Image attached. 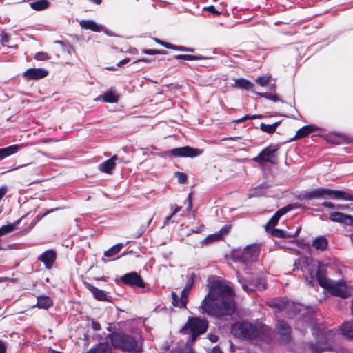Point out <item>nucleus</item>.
<instances>
[{"mask_svg": "<svg viewBox=\"0 0 353 353\" xmlns=\"http://www.w3.org/2000/svg\"><path fill=\"white\" fill-rule=\"evenodd\" d=\"M232 288L219 279L209 283V291L199 307L201 314L222 318L234 314L236 306Z\"/></svg>", "mask_w": 353, "mask_h": 353, "instance_id": "nucleus-1", "label": "nucleus"}, {"mask_svg": "<svg viewBox=\"0 0 353 353\" xmlns=\"http://www.w3.org/2000/svg\"><path fill=\"white\" fill-rule=\"evenodd\" d=\"M180 353H195L192 349H188L181 352Z\"/></svg>", "mask_w": 353, "mask_h": 353, "instance_id": "nucleus-64", "label": "nucleus"}, {"mask_svg": "<svg viewBox=\"0 0 353 353\" xmlns=\"http://www.w3.org/2000/svg\"><path fill=\"white\" fill-rule=\"evenodd\" d=\"M212 353H223L219 347H215L212 350Z\"/></svg>", "mask_w": 353, "mask_h": 353, "instance_id": "nucleus-63", "label": "nucleus"}, {"mask_svg": "<svg viewBox=\"0 0 353 353\" xmlns=\"http://www.w3.org/2000/svg\"><path fill=\"white\" fill-rule=\"evenodd\" d=\"M172 304L176 307L179 308H186L188 301L185 299L183 296H179L178 294L175 292H172Z\"/></svg>", "mask_w": 353, "mask_h": 353, "instance_id": "nucleus-30", "label": "nucleus"}, {"mask_svg": "<svg viewBox=\"0 0 353 353\" xmlns=\"http://www.w3.org/2000/svg\"><path fill=\"white\" fill-rule=\"evenodd\" d=\"M107 339L110 341L111 345L114 349L134 353L142 352V345L134 336L123 332H113L108 334Z\"/></svg>", "mask_w": 353, "mask_h": 353, "instance_id": "nucleus-2", "label": "nucleus"}, {"mask_svg": "<svg viewBox=\"0 0 353 353\" xmlns=\"http://www.w3.org/2000/svg\"><path fill=\"white\" fill-rule=\"evenodd\" d=\"M48 75V72L43 68H29L23 73V77L28 80H39Z\"/></svg>", "mask_w": 353, "mask_h": 353, "instance_id": "nucleus-16", "label": "nucleus"}, {"mask_svg": "<svg viewBox=\"0 0 353 353\" xmlns=\"http://www.w3.org/2000/svg\"><path fill=\"white\" fill-rule=\"evenodd\" d=\"M203 10H207L209 12H210V13H212V14H214L216 16H219L221 14V12L218 11L216 9L215 6H213V5H211V6H206V7L203 8Z\"/></svg>", "mask_w": 353, "mask_h": 353, "instance_id": "nucleus-48", "label": "nucleus"}, {"mask_svg": "<svg viewBox=\"0 0 353 353\" xmlns=\"http://www.w3.org/2000/svg\"><path fill=\"white\" fill-rule=\"evenodd\" d=\"M316 280L319 285L325 288L331 281L327 278V265L321 263H319L318 268L316 274Z\"/></svg>", "mask_w": 353, "mask_h": 353, "instance_id": "nucleus-15", "label": "nucleus"}, {"mask_svg": "<svg viewBox=\"0 0 353 353\" xmlns=\"http://www.w3.org/2000/svg\"><path fill=\"white\" fill-rule=\"evenodd\" d=\"M83 284L97 301L112 302V298L110 296L107 295L105 291L97 288L88 282H84Z\"/></svg>", "mask_w": 353, "mask_h": 353, "instance_id": "nucleus-14", "label": "nucleus"}, {"mask_svg": "<svg viewBox=\"0 0 353 353\" xmlns=\"http://www.w3.org/2000/svg\"><path fill=\"white\" fill-rule=\"evenodd\" d=\"M242 287L247 292L254 290H264L267 288V282L262 277L252 278L248 281V284H243Z\"/></svg>", "mask_w": 353, "mask_h": 353, "instance_id": "nucleus-13", "label": "nucleus"}, {"mask_svg": "<svg viewBox=\"0 0 353 353\" xmlns=\"http://www.w3.org/2000/svg\"><path fill=\"white\" fill-rule=\"evenodd\" d=\"M312 353H321L324 351L330 350L331 347L327 343L316 342L310 345Z\"/></svg>", "mask_w": 353, "mask_h": 353, "instance_id": "nucleus-31", "label": "nucleus"}, {"mask_svg": "<svg viewBox=\"0 0 353 353\" xmlns=\"http://www.w3.org/2000/svg\"><path fill=\"white\" fill-rule=\"evenodd\" d=\"M208 321L205 319L190 316L186 323L179 330L181 334H190L187 343H194L198 336L205 333L208 328Z\"/></svg>", "mask_w": 353, "mask_h": 353, "instance_id": "nucleus-4", "label": "nucleus"}, {"mask_svg": "<svg viewBox=\"0 0 353 353\" xmlns=\"http://www.w3.org/2000/svg\"><path fill=\"white\" fill-rule=\"evenodd\" d=\"M270 79H271V75L266 74L265 75L258 77L255 79V81L257 84H259L261 86H265L270 81Z\"/></svg>", "mask_w": 353, "mask_h": 353, "instance_id": "nucleus-39", "label": "nucleus"}, {"mask_svg": "<svg viewBox=\"0 0 353 353\" xmlns=\"http://www.w3.org/2000/svg\"><path fill=\"white\" fill-rule=\"evenodd\" d=\"M120 281L123 284L131 287L144 288L146 285V283L143 281L141 275L136 272L125 274L120 277Z\"/></svg>", "mask_w": 353, "mask_h": 353, "instance_id": "nucleus-8", "label": "nucleus"}, {"mask_svg": "<svg viewBox=\"0 0 353 353\" xmlns=\"http://www.w3.org/2000/svg\"><path fill=\"white\" fill-rule=\"evenodd\" d=\"M150 61H151V60L150 59L143 57V58H140V59H137L134 63H137V62L150 63Z\"/></svg>", "mask_w": 353, "mask_h": 353, "instance_id": "nucleus-61", "label": "nucleus"}, {"mask_svg": "<svg viewBox=\"0 0 353 353\" xmlns=\"http://www.w3.org/2000/svg\"><path fill=\"white\" fill-rule=\"evenodd\" d=\"M276 334L279 336L281 344H287L291 339V327L284 320H279L275 327Z\"/></svg>", "mask_w": 353, "mask_h": 353, "instance_id": "nucleus-9", "label": "nucleus"}, {"mask_svg": "<svg viewBox=\"0 0 353 353\" xmlns=\"http://www.w3.org/2000/svg\"><path fill=\"white\" fill-rule=\"evenodd\" d=\"M330 219L333 222L344 223L353 226V216L345 214L339 212H332L330 215Z\"/></svg>", "mask_w": 353, "mask_h": 353, "instance_id": "nucleus-18", "label": "nucleus"}, {"mask_svg": "<svg viewBox=\"0 0 353 353\" xmlns=\"http://www.w3.org/2000/svg\"><path fill=\"white\" fill-rule=\"evenodd\" d=\"M130 59L129 58H125V59H122L121 61H120L117 64V65L118 67H122L125 64H127L128 63L130 62Z\"/></svg>", "mask_w": 353, "mask_h": 353, "instance_id": "nucleus-56", "label": "nucleus"}, {"mask_svg": "<svg viewBox=\"0 0 353 353\" xmlns=\"http://www.w3.org/2000/svg\"><path fill=\"white\" fill-rule=\"evenodd\" d=\"M231 229V225H225L221 228L218 234H221V238L223 236L227 234Z\"/></svg>", "mask_w": 353, "mask_h": 353, "instance_id": "nucleus-52", "label": "nucleus"}, {"mask_svg": "<svg viewBox=\"0 0 353 353\" xmlns=\"http://www.w3.org/2000/svg\"><path fill=\"white\" fill-rule=\"evenodd\" d=\"M15 279H11L9 277H0V283L6 282V281H12L14 282Z\"/></svg>", "mask_w": 353, "mask_h": 353, "instance_id": "nucleus-59", "label": "nucleus"}, {"mask_svg": "<svg viewBox=\"0 0 353 353\" xmlns=\"http://www.w3.org/2000/svg\"><path fill=\"white\" fill-rule=\"evenodd\" d=\"M143 53L149 55L154 54H166L167 52L165 50H156V49H144L142 50Z\"/></svg>", "mask_w": 353, "mask_h": 353, "instance_id": "nucleus-42", "label": "nucleus"}, {"mask_svg": "<svg viewBox=\"0 0 353 353\" xmlns=\"http://www.w3.org/2000/svg\"><path fill=\"white\" fill-rule=\"evenodd\" d=\"M119 99V95L112 90L107 91L102 96L103 101L107 103H117Z\"/></svg>", "mask_w": 353, "mask_h": 353, "instance_id": "nucleus-33", "label": "nucleus"}, {"mask_svg": "<svg viewBox=\"0 0 353 353\" xmlns=\"http://www.w3.org/2000/svg\"><path fill=\"white\" fill-rule=\"evenodd\" d=\"M175 176L177 178L178 182L181 184H185L188 182V176L184 172H176Z\"/></svg>", "mask_w": 353, "mask_h": 353, "instance_id": "nucleus-43", "label": "nucleus"}, {"mask_svg": "<svg viewBox=\"0 0 353 353\" xmlns=\"http://www.w3.org/2000/svg\"><path fill=\"white\" fill-rule=\"evenodd\" d=\"M34 58L38 61H46L50 59V56L45 52H38L34 55Z\"/></svg>", "mask_w": 353, "mask_h": 353, "instance_id": "nucleus-44", "label": "nucleus"}, {"mask_svg": "<svg viewBox=\"0 0 353 353\" xmlns=\"http://www.w3.org/2000/svg\"><path fill=\"white\" fill-rule=\"evenodd\" d=\"M57 252L54 250L44 251L38 256V260L42 262L46 269H51L57 260Z\"/></svg>", "mask_w": 353, "mask_h": 353, "instance_id": "nucleus-12", "label": "nucleus"}, {"mask_svg": "<svg viewBox=\"0 0 353 353\" xmlns=\"http://www.w3.org/2000/svg\"><path fill=\"white\" fill-rule=\"evenodd\" d=\"M196 277V275L194 273H192L190 276H189L186 284L181 291V295L183 296L185 299H186L188 301V296L192 290L193 284L194 283V279Z\"/></svg>", "mask_w": 353, "mask_h": 353, "instance_id": "nucleus-25", "label": "nucleus"}, {"mask_svg": "<svg viewBox=\"0 0 353 353\" xmlns=\"http://www.w3.org/2000/svg\"><path fill=\"white\" fill-rule=\"evenodd\" d=\"M336 208H337L339 210H344L349 208V206L347 205L339 204V205H336Z\"/></svg>", "mask_w": 353, "mask_h": 353, "instance_id": "nucleus-62", "label": "nucleus"}, {"mask_svg": "<svg viewBox=\"0 0 353 353\" xmlns=\"http://www.w3.org/2000/svg\"><path fill=\"white\" fill-rule=\"evenodd\" d=\"M231 333L236 338L244 340H252L259 336L260 331L254 324L241 321L234 323L231 327Z\"/></svg>", "mask_w": 353, "mask_h": 353, "instance_id": "nucleus-5", "label": "nucleus"}, {"mask_svg": "<svg viewBox=\"0 0 353 353\" xmlns=\"http://www.w3.org/2000/svg\"><path fill=\"white\" fill-rule=\"evenodd\" d=\"M321 205L325 208H330V209L336 208V205L333 203L328 202V201H324L322 203Z\"/></svg>", "mask_w": 353, "mask_h": 353, "instance_id": "nucleus-55", "label": "nucleus"}, {"mask_svg": "<svg viewBox=\"0 0 353 353\" xmlns=\"http://www.w3.org/2000/svg\"><path fill=\"white\" fill-rule=\"evenodd\" d=\"M173 50H178V51H181V52H194V49L190 48H187V47L183 46H176V45H174Z\"/></svg>", "mask_w": 353, "mask_h": 353, "instance_id": "nucleus-51", "label": "nucleus"}, {"mask_svg": "<svg viewBox=\"0 0 353 353\" xmlns=\"http://www.w3.org/2000/svg\"><path fill=\"white\" fill-rule=\"evenodd\" d=\"M254 94L258 96H260L261 97L271 100L274 102H277L279 100L278 96L276 94H272V93H268V92H255Z\"/></svg>", "mask_w": 353, "mask_h": 353, "instance_id": "nucleus-38", "label": "nucleus"}, {"mask_svg": "<svg viewBox=\"0 0 353 353\" xmlns=\"http://www.w3.org/2000/svg\"><path fill=\"white\" fill-rule=\"evenodd\" d=\"M1 41L2 43H8L9 41V37L6 34H4L1 36Z\"/></svg>", "mask_w": 353, "mask_h": 353, "instance_id": "nucleus-60", "label": "nucleus"}, {"mask_svg": "<svg viewBox=\"0 0 353 353\" xmlns=\"http://www.w3.org/2000/svg\"><path fill=\"white\" fill-rule=\"evenodd\" d=\"M25 216H26V215L21 216L20 219H19L18 220H16L15 221H14V223H12L11 224L5 225L0 227V236L4 235L7 233L12 232L14 230L15 227L19 224L23 218H25Z\"/></svg>", "mask_w": 353, "mask_h": 353, "instance_id": "nucleus-32", "label": "nucleus"}, {"mask_svg": "<svg viewBox=\"0 0 353 353\" xmlns=\"http://www.w3.org/2000/svg\"><path fill=\"white\" fill-rule=\"evenodd\" d=\"M302 196L303 199L305 200H312L314 199H332L353 201V195L350 194L343 190H335L322 187L310 190H306L302 194Z\"/></svg>", "mask_w": 353, "mask_h": 353, "instance_id": "nucleus-3", "label": "nucleus"}, {"mask_svg": "<svg viewBox=\"0 0 353 353\" xmlns=\"http://www.w3.org/2000/svg\"><path fill=\"white\" fill-rule=\"evenodd\" d=\"M59 210V208H52V209H50V210H48L46 212H44L43 214H38L36 217V219L37 221H40L43 218H44L45 216H46L48 214L54 212V211H57V210Z\"/></svg>", "mask_w": 353, "mask_h": 353, "instance_id": "nucleus-49", "label": "nucleus"}, {"mask_svg": "<svg viewBox=\"0 0 353 353\" xmlns=\"http://www.w3.org/2000/svg\"><path fill=\"white\" fill-rule=\"evenodd\" d=\"M270 307L276 310L278 312L288 310L294 306L292 302L284 297H278L266 302Z\"/></svg>", "mask_w": 353, "mask_h": 353, "instance_id": "nucleus-11", "label": "nucleus"}, {"mask_svg": "<svg viewBox=\"0 0 353 353\" xmlns=\"http://www.w3.org/2000/svg\"><path fill=\"white\" fill-rule=\"evenodd\" d=\"M79 25L81 28L85 30H90L93 32H99L101 31V26L97 25L92 20H82L80 21Z\"/></svg>", "mask_w": 353, "mask_h": 353, "instance_id": "nucleus-27", "label": "nucleus"}, {"mask_svg": "<svg viewBox=\"0 0 353 353\" xmlns=\"http://www.w3.org/2000/svg\"><path fill=\"white\" fill-rule=\"evenodd\" d=\"M318 128L313 125H305L297 130L296 134L289 141H294L307 137L310 134L316 131Z\"/></svg>", "mask_w": 353, "mask_h": 353, "instance_id": "nucleus-20", "label": "nucleus"}, {"mask_svg": "<svg viewBox=\"0 0 353 353\" xmlns=\"http://www.w3.org/2000/svg\"><path fill=\"white\" fill-rule=\"evenodd\" d=\"M154 40L156 43L163 46V47L168 48V49H171V50H173L174 49V44H172V43H168V42H166V41H162L158 38H154Z\"/></svg>", "mask_w": 353, "mask_h": 353, "instance_id": "nucleus-46", "label": "nucleus"}, {"mask_svg": "<svg viewBox=\"0 0 353 353\" xmlns=\"http://www.w3.org/2000/svg\"><path fill=\"white\" fill-rule=\"evenodd\" d=\"M22 148L23 145L21 144H14L6 148H0V161L3 160L7 157L17 153Z\"/></svg>", "mask_w": 353, "mask_h": 353, "instance_id": "nucleus-22", "label": "nucleus"}, {"mask_svg": "<svg viewBox=\"0 0 353 353\" xmlns=\"http://www.w3.org/2000/svg\"><path fill=\"white\" fill-rule=\"evenodd\" d=\"M86 353H112V350L108 342H100L93 346Z\"/></svg>", "mask_w": 353, "mask_h": 353, "instance_id": "nucleus-23", "label": "nucleus"}, {"mask_svg": "<svg viewBox=\"0 0 353 353\" xmlns=\"http://www.w3.org/2000/svg\"><path fill=\"white\" fill-rule=\"evenodd\" d=\"M6 347L3 342L0 340V353H6Z\"/></svg>", "mask_w": 353, "mask_h": 353, "instance_id": "nucleus-58", "label": "nucleus"}, {"mask_svg": "<svg viewBox=\"0 0 353 353\" xmlns=\"http://www.w3.org/2000/svg\"><path fill=\"white\" fill-rule=\"evenodd\" d=\"M176 59H183L187 61H198L202 60L205 58L201 55H191V54H176L173 57Z\"/></svg>", "mask_w": 353, "mask_h": 353, "instance_id": "nucleus-37", "label": "nucleus"}, {"mask_svg": "<svg viewBox=\"0 0 353 353\" xmlns=\"http://www.w3.org/2000/svg\"><path fill=\"white\" fill-rule=\"evenodd\" d=\"M280 218L274 214L265 225V230L269 231L278 224Z\"/></svg>", "mask_w": 353, "mask_h": 353, "instance_id": "nucleus-40", "label": "nucleus"}, {"mask_svg": "<svg viewBox=\"0 0 353 353\" xmlns=\"http://www.w3.org/2000/svg\"><path fill=\"white\" fill-rule=\"evenodd\" d=\"M50 3L48 0H37L30 3V7L37 11L43 10L48 8Z\"/></svg>", "mask_w": 353, "mask_h": 353, "instance_id": "nucleus-34", "label": "nucleus"}, {"mask_svg": "<svg viewBox=\"0 0 353 353\" xmlns=\"http://www.w3.org/2000/svg\"><path fill=\"white\" fill-rule=\"evenodd\" d=\"M7 192V188L6 186H3L0 188V201L3 199L5 194Z\"/></svg>", "mask_w": 353, "mask_h": 353, "instance_id": "nucleus-57", "label": "nucleus"}, {"mask_svg": "<svg viewBox=\"0 0 353 353\" xmlns=\"http://www.w3.org/2000/svg\"><path fill=\"white\" fill-rule=\"evenodd\" d=\"M232 86L234 88H236L239 89L245 90L247 91H252L254 93L255 92V91L254 90V83L244 78H239L235 79L234 84H232Z\"/></svg>", "mask_w": 353, "mask_h": 353, "instance_id": "nucleus-21", "label": "nucleus"}, {"mask_svg": "<svg viewBox=\"0 0 353 353\" xmlns=\"http://www.w3.org/2000/svg\"><path fill=\"white\" fill-rule=\"evenodd\" d=\"M259 252V246L256 244H251L246 246L241 252H234L232 257L235 261L248 265L257 261Z\"/></svg>", "mask_w": 353, "mask_h": 353, "instance_id": "nucleus-6", "label": "nucleus"}, {"mask_svg": "<svg viewBox=\"0 0 353 353\" xmlns=\"http://www.w3.org/2000/svg\"><path fill=\"white\" fill-rule=\"evenodd\" d=\"M325 289L334 296L343 298L347 296V292L345 286L340 283H334L331 281Z\"/></svg>", "mask_w": 353, "mask_h": 353, "instance_id": "nucleus-17", "label": "nucleus"}, {"mask_svg": "<svg viewBox=\"0 0 353 353\" xmlns=\"http://www.w3.org/2000/svg\"><path fill=\"white\" fill-rule=\"evenodd\" d=\"M271 235L274 237L278 238H287V237H291V235L286 234L285 232L277 228H272L271 229Z\"/></svg>", "mask_w": 353, "mask_h": 353, "instance_id": "nucleus-41", "label": "nucleus"}, {"mask_svg": "<svg viewBox=\"0 0 353 353\" xmlns=\"http://www.w3.org/2000/svg\"><path fill=\"white\" fill-rule=\"evenodd\" d=\"M124 247L123 243H117L104 252V256L107 257H112L117 254Z\"/></svg>", "mask_w": 353, "mask_h": 353, "instance_id": "nucleus-36", "label": "nucleus"}, {"mask_svg": "<svg viewBox=\"0 0 353 353\" xmlns=\"http://www.w3.org/2000/svg\"><path fill=\"white\" fill-rule=\"evenodd\" d=\"M279 149V147L277 145H270L263 148L261 152L256 157L252 158V160L261 166L263 165L265 163L276 165L278 163L276 152Z\"/></svg>", "mask_w": 353, "mask_h": 353, "instance_id": "nucleus-7", "label": "nucleus"}, {"mask_svg": "<svg viewBox=\"0 0 353 353\" xmlns=\"http://www.w3.org/2000/svg\"><path fill=\"white\" fill-rule=\"evenodd\" d=\"M53 305L52 299L48 296H41L37 297V307L40 309L48 310Z\"/></svg>", "mask_w": 353, "mask_h": 353, "instance_id": "nucleus-28", "label": "nucleus"}, {"mask_svg": "<svg viewBox=\"0 0 353 353\" xmlns=\"http://www.w3.org/2000/svg\"><path fill=\"white\" fill-rule=\"evenodd\" d=\"M181 209V206H179L177 205H175L174 206H171V216H174L177 212H179Z\"/></svg>", "mask_w": 353, "mask_h": 353, "instance_id": "nucleus-54", "label": "nucleus"}, {"mask_svg": "<svg viewBox=\"0 0 353 353\" xmlns=\"http://www.w3.org/2000/svg\"><path fill=\"white\" fill-rule=\"evenodd\" d=\"M261 115L260 114H246L245 115L244 117L239 119L238 120H236V122L237 123H242V122H244L248 119H257V118H261Z\"/></svg>", "mask_w": 353, "mask_h": 353, "instance_id": "nucleus-45", "label": "nucleus"}, {"mask_svg": "<svg viewBox=\"0 0 353 353\" xmlns=\"http://www.w3.org/2000/svg\"><path fill=\"white\" fill-rule=\"evenodd\" d=\"M221 239V234L216 233L214 234L208 235L206 237L205 240L208 242H212V241L220 240Z\"/></svg>", "mask_w": 353, "mask_h": 353, "instance_id": "nucleus-50", "label": "nucleus"}, {"mask_svg": "<svg viewBox=\"0 0 353 353\" xmlns=\"http://www.w3.org/2000/svg\"><path fill=\"white\" fill-rule=\"evenodd\" d=\"M280 125V121L275 122L274 123L270 125L261 123L260 124V129L268 134H273L276 132L277 127Z\"/></svg>", "mask_w": 353, "mask_h": 353, "instance_id": "nucleus-35", "label": "nucleus"}, {"mask_svg": "<svg viewBox=\"0 0 353 353\" xmlns=\"http://www.w3.org/2000/svg\"><path fill=\"white\" fill-rule=\"evenodd\" d=\"M292 209V208L291 207L290 205H288L287 206H285L281 209H279L278 211H276L275 212V214L279 217L281 218L283 215L285 214L288 212H289L290 210H291Z\"/></svg>", "mask_w": 353, "mask_h": 353, "instance_id": "nucleus-47", "label": "nucleus"}, {"mask_svg": "<svg viewBox=\"0 0 353 353\" xmlns=\"http://www.w3.org/2000/svg\"><path fill=\"white\" fill-rule=\"evenodd\" d=\"M92 328L94 331H99L101 330V325L99 322L92 320Z\"/></svg>", "mask_w": 353, "mask_h": 353, "instance_id": "nucleus-53", "label": "nucleus"}, {"mask_svg": "<svg viewBox=\"0 0 353 353\" xmlns=\"http://www.w3.org/2000/svg\"><path fill=\"white\" fill-rule=\"evenodd\" d=\"M339 330L344 336L353 340V321L343 323Z\"/></svg>", "mask_w": 353, "mask_h": 353, "instance_id": "nucleus-26", "label": "nucleus"}, {"mask_svg": "<svg viewBox=\"0 0 353 353\" xmlns=\"http://www.w3.org/2000/svg\"><path fill=\"white\" fill-rule=\"evenodd\" d=\"M327 141L334 145H341L351 143L353 142V139L344 134L333 133L329 135Z\"/></svg>", "mask_w": 353, "mask_h": 353, "instance_id": "nucleus-19", "label": "nucleus"}, {"mask_svg": "<svg viewBox=\"0 0 353 353\" xmlns=\"http://www.w3.org/2000/svg\"><path fill=\"white\" fill-rule=\"evenodd\" d=\"M199 149L193 148L190 146L176 148L171 150L170 154L175 157H195L201 154Z\"/></svg>", "mask_w": 353, "mask_h": 353, "instance_id": "nucleus-10", "label": "nucleus"}, {"mask_svg": "<svg viewBox=\"0 0 353 353\" xmlns=\"http://www.w3.org/2000/svg\"><path fill=\"white\" fill-rule=\"evenodd\" d=\"M117 159L116 155L112 157L110 159L105 161L99 164V170L104 173L110 174L113 169H114L116 163L115 160Z\"/></svg>", "mask_w": 353, "mask_h": 353, "instance_id": "nucleus-24", "label": "nucleus"}, {"mask_svg": "<svg viewBox=\"0 0 353 353\" xmlns=\"http://www.w3.org/2000/svg\"><path fill=\"white\" fill-rule=\"evenodd\" d=\"M312 245L316 250L325 251L328 246V241L325 236H320L313 241Z\"/></svg>", "mask_w": 353, "mask_h": 353, "instance_id": "nucleus-29", "label": "nucleus"}]
</instances>
